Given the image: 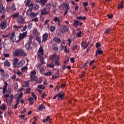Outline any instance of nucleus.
I'll list each match as a JSON object with an SVG mask.
<instances>
[{
    "mask_svg": "<svg viewBox=\"0 0 124 124\" xmlns=\"http://www.w3.org/2000/svg\"><path fill=\"white\" fill-rule=\"evenodd\" d=\"M61 46L62 49H64V53H66V54H68L70 52V51L67 49V47L63 46L62 45H61Z\"/></svg>",
    "mask_w": 124,
    "mask_h": 124,
    "instance_id": "nucleus-33",
    "label": "nucleus"
},
{
    "mask_svg": "<svg viewBox=\"0 0 124 124\" xmlns=\"http://www.w3.org/2000/svg\"><path fill=\"white\" fill-rule=\"evenodd\" d=\"M33 39V37L32 36H30L29 37V39L28 40V44H30V45L32 43V39Z\"/></svg>",
    "mask_w": 124,
    "mask_h": 124,
    "instance_id": "nucleus-48",
    "label": "nucleus"
},
{
    "mask_svg": "<svg viewBox=\"0 0 124 124\" xmlns=\"http://www.w3.org/2000/svg\"><path fill=\"white\" fill-rule=\"evenodd\" d=\"M31 88H27L26 91V93H31Z\"/></svg>",
    "mask_w": 124,
    "mask_h": 124,
    "instance_id": "nucleus-58",
    "label": "nucleus"
},
{
    "mask_svg": "<svg viewBox=\"0 0 124 124\" xmlns=\"http://www.w3.org/2000/svg\"><path fill=\"white\" fill-rule=\"evenodd\" d=\"M52 41L53 42H55L52 44L51 48L52 50L53 51H59V47L57 46V44H60L61 42H62V40L58 37H55L53 38Z\"/></svg>",
    "mask_w": 124,
    "mask_h": 124,
    "instance_id": "nucleus-4",
    "label": "nucleus"
},
{
    "mask_svg": "<svg viewBox=\"0 0 124 124\" xmlns=\"http://www.w3.org/2000/svg\"><path fill=\"white\" fill-rule=\"evenodd\" d=\"M50 31L51 32H54L56 31V27L54 26H51L50 28Z\"/></svg>",
    "mask_w": 124,
    "mask_h": 124,
    "instance_id": "nucleus-47",
    "label": "nucleus"
},
{
    "mask_svg": "<svg viewBox=\"0 0 124 124\" xmlns=\"http://www.w3.org/2000/svg\"><path fill=\"white\" fill-rule=\"evenodd\" d=\"M48 1V0H39L38 2L42 6H44L46 5V3Z\"/></svg>",
    "mask_w": 124,
    "mask_h": 124,
    "instance_id": "nucleus-23",
    "label": "nucleus"
},
{
    "mask_svg": "<svg viewBox=\"0 0 124 124\" xmlns=\"http://www.w3.org/2000/svg\"><path fill=\"white\" fill-rule=\"evenodd\" d=\"M46 96H47V94H46V93L45 92H44L42 95V98H43V99H44L45 98H46Z\"/></svg>",
    "mask_w": 124,
    "mask_h": 124,
    "instance_id": "nucleus-61",
    "label": "nucleus"
},
{
    "mask_svg": "<svg viewBox=\"0 0 124 124\" xmlns=\"http://www.w3.org/2000/svg\"><path fill=\"white\" fill-rule=\"evenodd\" d=\"M27 35H28V31H26L22 33H20L19 36V39L16 41V43H17V42H20L21 40H22V39L25 38Z\"/></svg>",
    "mask_w": 124,
    "mask_h": 124,
    "instance_id": "nucleus-10",
    "label": "nucleus"
},
{
    "mask_svg": "<svg viewBox=\"0 0 124 124\" xmlns=\"http://www.w3.org/2000/svg\"><path fill=\"white\" fill-rule=\"evenodd\" d=\"M85 75H86V71H83L82 72V74L79 75V78L81 79H83L84 77H85Z\"/></svg>",
    "mask_w": 124,
    "mask_h": 124,
    "instance_id": "nucleus-40",
    "label": "nucleus"
},
{
    "mask_svg": "<svg viewBox=\"0 0 124 124\" xmlns=\"http://www.w3.org/2000/svg\"><path fill=\"white\" fill-rule=\"evenodd\" d=\"M35 74H36V72L35 71V70H33L31 72L30 76H34Z\"/></svg>",
    "mask_w": 124,
    "mask_h": 124,
    "instance_id": "nucleus-54",
    "label": "nucleus"
},
{
    "mask_svg": "<svg viewBox=\"0 0 124 124\" xmlns=\"http://www.w3.org/2000/svg\"><path fill=\"white\" fill-rule=\"evenodd\" d=\"M43 82V79H42V78L40 77L39 78H37L35 81V83L36 84H41Z\"/></svg>",
    "mask_w": 124,
    "mask_h": 124,
    "instance_id": "nucleus-36",
    "label": "nucleus"
},
{
    "mask_svg": "<svg viewBox=\"0 0 124 124\" xmlns=\"http://www.w3.org/2000/svg\"><path fill=\"white\" fill-rule=\"evenodd\" d=\"M13 99H14V96L13 95H10V99L6 100V103L9 105H11V104H12V102H13Z\"/></svg>",
    "mask_w": 124,
    "mask_h": 124,
    "instance_id": "nucleus-18",
    "label": "nucleus"
},
{
    "mask_svg": "<svg viewBox=\"0 0 124 124\" xmlns=\"http://www.w3.org/2000/svg\"><path fill=\"white\" fill-rule=\"evenodd\" d=\"M10 39L12 41V42H15L16 40V36L15 35V32H13L11 34V36L10 37Z\"/></svg>",
    "mask_w": 124,
    "mask_h": 124,
    "instance_id": "nucleus-16",
    "label": "nucleus"
},
{
    "mask_svg": "<svg viewBox=\"0 0 124 124\" xmlns=\"http://www.w3.org/2000/svg\"><path fill=\"white\" fill-rule=\"evenodd\" d=\"M25 48L26 50H30V48H31V45L29 44H27L25 45Z\"/></svg>",
    "mask_w": 124,
    "mask_h": 124,
    "instance_id": "nucleus-57",
    "label": "nucleus"
},
{
    "mask_svg": "<svg viewBox=\"0 0 124 124\" xmlns=\"http://www.w3.org/2000/svg\"><path fill=\"white\" fill-rule=\"evenodd\" d=\"M24 64H25V62H23V60H20L16 66V68H20V67H22Z\"/></svg>",
    "mask_w": 124,
    "mask_h": 124,
    "instance_id": "nucleus-26",
    "label": "nucleus"
},
{
    "mask_svg": "<svg viewBox=\"0 0 124 124\" xmlns=\"http://www.w3.org/2000/svg\"><path fill=\"white\" fill-rule=\"evenodd\" d=\"M54 22H57L59 25L61 24V19L58 16L54 17L53 19Z\"/></svg>",
    "mask_w": 124,
    "mask_h": 124,
    "instance_id": "nucleus-38",
    "label": "nucleus"
},
{
    "mask_svg": "<svg viewBox=\"0 0 124 124\" xmlns=\"http://www.w3.org/2000/svg\"><path fill=\"white\" fill-rule=\"evenodd\" d=\"M62 5H63L65 6V11H64V14L63 15L64 16H65L68 13V10H69V3L67 2V3H63L62 4Z\"/></svg>",
    "mask_w": 124,
    "mask_h": 124,
    "instance_id": "nucleus-11",
    "label": "nucleus"
},
{
    "mask_svg": "<svg viewBox=\"0 0 124 124\" xmlns=\"http://www.w3.org/2000/svg\"><path fill=\"white\" fill-rule=\"evenodd\" d=\"M49 61H52L54 62H50L49 64H46V66L47 67H49L50 68H54L56 65L57 66H60L61 65V58L59 56V55H58L57 54V53H54L53 54V55H50L49 57Z\"/></svg>",
    "mask_w": 124,
    "mask_h": 124,
    "instance_id": "nucleus-2",
    "label": "nucleus"
},
{
    "mask_svg": "<svg viewBox=\"0 0 124 124\" xmlns=\"http://www.w3.org/2000/svg\"><path fill=\"white\" fill-rule=\"evenodd\" d=\"M4 66H10V62L8 61H6L4 62Z\"/></svg>",
    "mask_w": 124,
    "mask_h": 124,
    "instance_id": "nucleus-44",
    "label": "nucleus"
},
{
    "mask_svg": "<svg viewBox=\"0 0 124 124\" xmlns=\"http://www.w3.org/2000/svg\"><path fill=\"white\" fill-rule=\"evenodd\" d=\"M30 82H31V80H27V81H24L23 83L24 87H26L27 88L29 87L30 86Z\"/></svg>",
    "mask_w": 124,
    "mask_h": 124,
    "instance_id": "nucleus-37",
    "label": "nucleus"
},
{
    "mask_svg": "<svg viewBox=\"0 0 124 124\" xmlns=\"http://www.w3.org/2000/svg\"><path fill=\"white\" fill-rule=\"evenodd\" d=\"M81 35H82V31H80L76 34V36L78 38L81 37Z\"/></svg>",
    "mask_w": 124,
    "mask_h": 124,
    "instance_id": "nucleus-49",
    "label": "nucleus"
},
{
    "mask_svg": "<svg viewBox=\"0 0 124 124\" xmlns=\"http://www.w3.org/2000/svg\"><path fill=\"white\" fill-rule=\"evenodd\" d=\"M4 85L3 86V93L4 94V93L7 92V86L8 85V84L7 82H4Z\"/></svg>",
    "mask_w": 124,
    "mask_h": 124,
    "instance_id": "nucleus-22",
    "label": "nucleus"
},
{
    "mask_svg": "<svg viewBox=\"0 0 124 124\" xmlns=\"http://www.w3.org/2000/svg\"><path fill=\"white\" fill-rule=\"evenodd\" d=\"M31 95L32 97H33V98L35 99V100L36 101L37 99V97H36V94L34 93V92H31Z\"/></svg>",
    "mask_w": 124,
    "mask_h": 124,
    "instance_id": "nucleus-50",
    "label": "nucleus"
},
{
    "mask_svg": "<svg viewBox=\"0 0 124 124\" xmlns=\"http://www.w3.org/2000/svg\"><path fill=\"white\" fill-rule=\"evenodd\" d=\"M60 77V72L59 71V70H57L56 74L53 75L52 76V80H55L56 79H58Z\"/></svg>",
    "mask_w": 124,
    "mask_h": 124,
    "instance_id": "nucleus-17",
    "label": "nucleus"
},
{
    "mask_svg": "<svg viewBox=\"0 0 124 124\" xmlns=\"http://www.w3.org/2000/svg\"><path fill=\"white\" fill-rule=\"evenodd\" d=\"M41 13L42 15H49L51 13V11H47L46 8H43L41 10Z\"/></svg>",
    "mask_w": 124,
    "mask_h": 124,
    "instance_id": "nucleus-13",
    "label": "nucleus"
},
{
    "mask_svg": "<svg viewBox=\"0 0 124 124\" xmlns=\"http://www.w3.org/2000/svg\"><path fill=\"white\" fill-rule=\"evenodd\" d=\"M13 55L14 57H27L28 53L23 49H16Z\"/></svg>",
    "mask_w": 124,
    "mask_h": 124,
    "instance_id": "nucleus-5",
    "label": "nucleus"
},
{
    "mask_svg": "<svg viewBox=\"0 0 124 124\" xmlns=\"http://www.w3.org/2000/svg\"><path fill=\"white\" fill-rule=\"evenodd\" d=\"M17 94L18 95V96H17V98L21 99V98L23 97V94H24V93L23 92H20V93H17Z\"/></svg>",
    "mask_w": 124,
    "mask_h": 124,
    "instance_id": "nucleus-45",
    "label": "nucleus"
},
{
    "mask_svg": "<svg viewBox=\"0 0 124 124\" xmlns=\"http://www.w3.org/2000/svg\"><path fill=\"white\" fill-rule=\"evenodd\" d=\"M78 48V46L75 45L74 46H72L71 49L73 51H75V50H76V49H77Z\"/></svg>",
    "mask_w": 124,
    "mask_h": 124,
    "instance_id": "nucleus-60",
    "label": "nucleus"
},
{
    "mask_svg": "<svg viewBox=\"0 0 124 124\" xmlns=\"http://www.w3.org/2000/svg\"><path fill=\"white\" fill-rule=\"evenodd\" d=\"M28 100L29 101V103L30 105H33V103H34V99L32 97H29Z\"/></svg>",
    "mask_w": 124,
    "mask_h": 124,
    "instance_id": "nucleus-32",
    "label": "nucleus"
},
{
    "mask_svg": "<svg viewBox=\"0 0 124 124\" xmlns=\"http://www.w3.org/2000/svg\"><path fill=\"white\" fill-rule=\"evenodd\" d=\"M36 39L37 41H38V43H39V44L41 43V39H40V37H39V36H36Z\"/></svg>",
    "mask_w": 124,
    "mask_h": 124,
    "instance_id": "nucleus-51",
    "label": "nucleus"
},
{
    "mask_svg": "<svg viewBox=\"0 0 124 124\" xmlns=\"http://www.w3.org/2000/svg\"><path fill=\"white\" fill-rule=\"evenodd\" d=\"M19 15L20 14H19V13H15L12 16V18H13V19H16L17 17H19Z\"/></svg>",
    "mask_w": 124,
    "mask_h": 124,
    "instance_id": "nucleus-39",
    "label": "nucleus"
},
{
    "mask_svg": "<svg viewBox=\"0 0 124 124\" xmlns=\"http://www.w3.org/2000/svg\"><path fill=\"white\" fill-rule=\"evenodd\" d=\"M49 121V124H52V121H53V119L51 118V116H47V117L43 120V123H47V122Z\"/></svg>",
    "mask_w": 124,
    "mask_h": 124,
    "instance_id": "nucleus-15",
    "label": "nucleus"
},
{
    "mask_svg": "<svg viewBox=\"0 0 124 124\" xmlns=\"http://www.w3.org/2000/svg\"><path fill=\"white\" fill-rule=\"evenodd\" d=\"M3 55L5 58H10V54L9 53H3Z\"/></svg>",
    "mask_w": 124,
    "mask_h": 124,
    "instance_id": "nucleus-62",
    "label": "nucleus"
},
{
    "mask_svg": "<svg viewBox=\"0 0 124 124\" xmlns=\"http://www.w3.org/2000/svg\"><path fill=\"white\" fill-rule=\"evenodd\" d=\"M77 19H78V20H86V19H87V17H86V16L82 17L81 16L77 17Z\"/></svg>",
    "mask_w": 124,
    "mask_h": 124,
    "instance_id": "nucleus-46",
    "label": "nucleus"
},
{
    "mask_svg": "<svg viewBox=\"0 0 124 124\" xmlns=\"http://www.w3.org/2000/svg\"><path fill=\"white\" fill-rule=\"evenodd\" d=\"M112 31V29H111L110 28H109L106 30V31L104 32V34H109V33L110 32V31Z\"/></svg>",
    "mask_w": 124,
    "mask_h": 124,
    "instance_id": "nucleus-42",
    "label": "nucleus"
},
{
    "mask_svg": "<svg viewBox=\"0 0 124 124\" xmlns=\"http://www.w3.org/2000/svg\"><path fill=\"white\" fill-rule=\"evenodd\" d=\"M16 74L19 76L21 77L22 75H23L24 73H23L22 72L20 71V70H18V71L17 72Z\"/></svg>",
    "mask_w": 124,
    "mask_h": 124,
    "instance_id": "nucleus-55",
    "label": "nucleus"
},
{
    "mask_svg": "<svg viewBox=\"0 0 124 124\" xmlns=\"http://www.w3.org/2000/svg\"><path fill=\"white\" fill-rule=\"evenodd\" d=\"M11 9H12V11L13 12L15 11L16 10V7H15V4H13L12 6V7L11 8Z\"/></svg>",
    "mask_w": 124,
    "mask_h": 124,
    "instance_id": "nucleus-63",
    "label": "nucleus"
},
{
    "mask_svg": "<svg viewBox=\"0 0 124 124\" xmlns=\"http://www.w3.org/2000/svg\"><path fill=\"white\" fill-rule=\"evenodd\" d=\"M45 108H46L45 106L44 105V104H42L39 106V107L38 108V111H41L43 110V109H45Z\"/></svg>",
    "mask_w": 124,
    "mask_h": 124,
    "instance_id": "nucleus-34",
    "label": "nucleus"
},
{
    "mask_svg": "<svg viewBox=\"0 0 124 124\" xmlns=\"http://www.w3.org/2000/svg\"><path fill=\"white\" fill-rule=\"evenodd\" d=\"M44 49H43V46H40L39 50L38 51V59L40 61V63L38 64L37 67L39 68L40 72L42 74L45 73V69L43 64H45V61H44Z\"/></svg>",
    "mask_w": 124,
    "mask_h": 124,
    "instance_id": "nucleus-1",
    "label": "nucleus"
},
{
    "mask_svg": "<svg viewBox=\"0 0 124 124\" xmlns=\"http://www.w3.org/2000/svg\"><path fill=\"white\" fill-rule=\"evenodd\" d=\"M17 23L18 24H23L24 23V21H25V19L23 18V16H20L17 18Z\"/></svg>",
    "mask_w": 124,
    "mask_h": 124,
    "instance_id": "nucleus-21",
    "label": "nucleus"
},
{
    "mask_svg": "<svg viewBox=\"0 0 124 124\" xmlns=\"http://www.w3.org/2000/svg\"><path fill=\"white\" fill-rule=\"evenodd\" d=\"M5 9L4 7H3V5H2V4H0V13H2L3 11H4Z\"/></svg>",
    "mask_w": 124,
    "mask_h": 124,
    "instance_id": "nucleus-43",
    "label": "nucleus"
},
{
    "mask_svg": "<svg viewBox=\"0 0 124 124\" xmlns=\"http://www.w3.org/2000/svg\"><path fill=\"white\" fill-rule=\"evenodd\" d=\"M7 108V106H6V104H2L0 106V109H1V110H3V111H5V110H6Z\"/></svg>",
    "mask_w": 124,
    "mask_h": 124,
    "instance_id": "nucleus-31",
    "label": "nucleus"
},
{
    "mask_svg": "<svg viewBox=\"0 0 124 124\" xmlns=\"http://www.w3.org/2000/svg\"><path fill=\"white\" fill-rule=\"evenodd\" d=\"M79 24H80V22L78 20H74V22L73 23V26L75 27V28H77L79 26Z\"/></svg>",
    "mask_w": 124,
    "mask_h": 124,
    "instance_id": "nucleus-28",
    "label": "nucleus"
},
{
    "mask_svg": "<svg viewBox=\"0 0 124 124\" xmlns=\"http://www.w3.org/2000/svg\"><path fill=\"white\" fill-rule=\"evenodd\" d=\"M98 55H103V50H101V48H98L96 51L95 57L97 58Z\"/></svg>",
    "mask_w": 124,
    "mask_h": 124,
    "instance_id": "nucleus-20",
    "label": "nucleus"
},
{
    "mask_svg": "<svg viewBox=\"0 0 124 124\" xmlns=\"http://www.w3.org/2000/svg\"><path fill=\"white\" fill-rule=\"evenodd\" d=\"M14 90H18V83L15 82L14 84Z\"/></svg>",
    "mask_w": 124,
    "mask_h": 124,
    "instance_id": "nucleus-53",
    "label": "nucleus"
},
{
    "mask_svg": "<svg viewBox=\"0 0 124 124\" xmlns=\"http://www.w3.org/2000/svg\"><path fill=\"white\" fill-rule=\"evenodd\" d=\"M46 86L42 85V84H40L38 85L36 88V90L39 93L41 94L42 93V91H44L45 89H46Z\"/></svg>",
    "mask_w": 124,
    "mask_h": 124,
    "instance_id": "nucleus-9",
    "label": "nucleus"
},
{
    "mask_svg": "<svg viewBox=\"0 0 124 124\" xmlns=\"http://www.w3.org/2000/svg\"><path fill=\"white\" fill-rule=\"evenodd\" d=\"M7 20L4 19L1 21L0 23V30H5L7 28Z\"/></svg>",
    "mask_w": 124,
    "mask_h": 124,
    "instance_id": "nucleus-8",
    "label": "nucleus"
},
{
    "mask_svg": "<svg viewBox=\"0 0 124 124\" xmlns=\"http://www.w3.org/2000/svg\"><path fill=\"white\" fill-rule=\"evenodd\" d=\"M48 39V33H45L43 35L42 42H46Z\"/></svg>",
    "mask_w": 124,
    "mask_h": 124,
    "instance_id": "nucleus-24",
    "label": "nucleus"
},
{
    "mask_svg": "<svg viewBox=\"0 0 124 124\" xmlns=\"http://www.w3.org/2000/svg\"><path fill=\"white\" fill-rule=\"evenodd\" d=\"M32 34L34 36H38L39 35V32H38V30L36 28H34L32 31Z\"/></svg>",
    "mask_w": 124,
    "mask_h": 124,
    "instance_id": "nucleus-25",
    "label": "nucleus"
},
{
    "mask_svg": "<svg viewBox=\"0 0 124 124\" xmlns=\"http://www.w3.org/2000/svg\"><path fill=\"white\" fill-rule=\"evenodd\" d=\"M96 48H99V47H101V45L99 43H97L96 44Z\"/></svg>",
    "mask_w": 124,
    "mask_h": 124,
    "instance_id": "nucleus-64",
    "label": "nucleus"
},
{
    "mask_svg": "<svg viewBox=\"0 0 124 124\" xmlns=\"http://www.w3.org/2000/svg\"><path fill=\"white\" fill-rule=\"evenodd\" d=\"M46 7L47 11H50V9L52 8V4L48 2L46 4Z\"/></svg>",
    "mask_w": 124,
    "mask_h": 124,
    "instance_id": "nucleus-30",
    "label": "nucleus"
},
{
    "mask_svg": "<svg viewBox=\"0 0 124 124\" xmlns=\"http://www.w3.org/2000/svg\"><path fill=\"white\" fill-rule=\"evenodd\" d=\"M64 96H65V93L63 92H60L57 94H56L53 98V99H56L57 97H58V100L61 99L62 100L63 98H64Z\"/></svg>",
    "mask_w": 124,
    "mask_h": 124,
    "instance_id": "nucleus-7",
    "label": "nucleus"
},
{
    "mask_svg": "<svg viewBox=\"0 0 124 124\" xmlns=\"http://www.w3.org/2000/svg\"><path fill=\"white\" fill-rule=\"evenodd\" d=\"M28 69H29V68H28V66H25L22 67L21 68L20 70L23 73H27V72L28 71Z\"/></svg>",
    "mask_w": 124,
    "mask_h": 124,
    "instance_id": "nucleus-27",
    "label": "nucleus"
},
{
    "mask_svg": "<svg viewBox=\"0 0 124 124\" xmlns=\"http://www.w3.org/2000/svg\"><path fill=\"white\" fill-rule=\"evenodd\" d=\"M69 57H68L67 58H66L65 60L63 62L64 64H66L67 62H69Z\"/></svg>",
    "mask_w": 124,
    "mask_h": 124,
    "instance_id": "nucleus-56",
    "label": "nucleus"
},
{
    "mask_svg": "<svg viewBox=\"0 0 124 124\" xmlns=\"http://www.w3.org/2000/svg\"><path fill=\"white\" fill-rule=\"evenodd\" d=\"M124 7V1H121L118 4L117 9H122Z\"/></svg>",
    "mask_w": 124,
    "mask_h": 124,
    "instance_id": "nucleus-29",
    "label": "nucleus"
},
{
    "mask_svg": "<svg viewBox=\"0 0 124 124\" xmlns=\"http://www.w3.org/2000/svg\"><path fill=\"white\" fill-rule=\"evenodd\" d=\"M82 5H83L84 7H87V6L89 5V2H82Z\"/></svg>",
    "mask_w": 124,
    "mask_h": 124,
    "instance_id": "nucleus-59",
    "label": "nucleus"
},
{
    "mask_svg": "<svg viewBox=\"0 0 124 124\" xmlns=\"http://www.w3.org/2000/svg\"><path fill=\"white\" fill-rule=\"evenodd\" d=\"M25 6L29 7L26 12L27 15H30V17H32V18H34V17H36L38 15V13L35 14L34 12H32L33 9V3L31 2V0H27Z\"/></svg>",
    "mask_w": 124,
    "mask_h": 124,
    "instance_id": "nucleus-3",
    "label": "nucleus"
},
{
    "mask_svg": "<svg viewBox=\"0 0 124 124\" xmlns=\"http://www.w3.org/2000/svg\"><path fill=\"white\" fill-rule=\"evenodd\" d=\"M31 78V81H35V82L36 81L37 79H38V77L36 76H30Z\"/></svg>",
    "mask_w": 124,
    "mask_h": 124,
    "instance_id": "nucleus-35",
    "label": "nucleus"
},
{
    "mask_svg": "<svg viewBox=\"0 0 124 124\" xmlns=\"http://www.w3.org/2000/svg\"><path fill=\"white\" fill-rule=\"evenodd\" d=\"M67 41L68 42V46H70V45H71V42H72V39L69 38L67 39Z\"/></svg>",
    "mask_w": 124,
    "mask_h": 124,
    "instance_id": "nucleus-52",
    "label": "nucleus"
},
{
    "mask_svg": "<svg viewBox=\"0 0 124 124\" xmlns=\"http://www.w3.org/2000/svg\"><path fill=\"white\" fill-rule=\"evenodd\" d=\"M45 76H51L52 75V71H49L46 73H44Z\"/></svg>",
    "mask_w": 124,
    "mask_h": 124,
    "instance_id": "nucleus-41",
    "label": "nucleus"
},
{
    "mask_svg": "<svg viewBox=\"0 0 124 124\" xmlns=\"http://www.w3.org/2000/svg\"><path fill=\"white\" fill-rule=\"evenodd\" d=\"M69 31V26L67 25H63L59 29L60 34H63L65 32H68Z\"/></svg>",
    "mask_w": 124,
    "mask_h": 124,
    "instance_id": "nucleus-6",
    "label": "nucleus"
},
{
    "mask_svg": "<svg viewBox=\"0 0 124 124\" xmlns=\"http://www.w3.org/2000/svg\"><path fill=\"white\" fill-rule=\"evenodd\" d=\"M0 73L2 78H8L9 77V75L6 74L5 70L1 68H0Z\"/></svg>",
    "mask_w": 124,
    "mask_h": 124,
    "instance_id": "nucleus-12",
    "label": "nucleus"
},
{
    "mask_svg": "<svg viewBox=\"0 0 124 124\" xmlns=\"http://www.w3.org/2000/svg\"><path fill=\"white\" fill-rule=\"evenodd\" d=\"M89 45H90V42L87 43V41H82L81 42V46L82 47V48L85 49L88 48Z\"/></svg>",
    "mask_w": 124,
    "mask_h": 124,
    "instance_id": "nucleus-14",
    "label": "nucleus"
},
{
    "mask_svg": "<svg viewBox=\"0 0 124 124\" xmlns=\"http://www.w3.org/2000/svg\"><path fill=\"white\" fill-rule=\"evenodd\" d=\"M19 62V60H18V58H15L14 59V60L13 61L12 64L14 66V68H17V62Z\"/></svg>",
    "mask_w": 124,
    "mask_h": 124,
    "instance_id": "nucleus-19",
    "label": "nucleus"
}]
</instances>
